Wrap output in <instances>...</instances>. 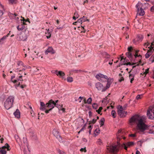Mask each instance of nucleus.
Returning <instances> with one entry per match:
<instances>
[{
  "label": "nucleus",
  "mask_w": 154,
  "mask_h": 154,
  "mask_svg": "<svg viewBox=\"0 0 154 154\" xmlns=\"http://www.w3.org/2000/svg\"><path fill=\"white\" fill-rule=\"evenodd\" d=\"M149 61H151L152 63L153 62H154V57H153V56H151L149 58Z\"/></svg>",
  "instance_id": "48"
},
{
  "label": "nucleus",
  "mask_w": 154,
  "mask_h": 154,
  "mask_svg": "<svg viewBox=\"0 0 154 154\" xmlns=\"http://www.w3.org/2000/svg\"><path fill=\"white\" fill-rule=\"evenodd\" d=\"M148 133H149V134H154V131L153 130H150L149 132H148Z\"/></svg>",
  "instance_id": "54"
},
{
  "label": "nucleus",
  "mask_w": 154,
  "mask_h": 154,
  "mask_svg": "<svg viewBox=\"0 0 154 154\" xmlns=\"http://www.w3.org/2000/svg\"><path fill=\"white\" fill-rule=\"evenodd\" d=\"M45 113H48L49 112V111H51V110H50V109H49L48 110V109H45Z\"/></svg>",
  "instance_id": "60"
},
{
  "label": "nucleus",
  "mask_w": 154,
  "mask_h": 154,
  "mask_svg": "<svg viewBox=\"0 0 154 154\" xmlns=\"http://www.w3.org/2000/svg\"><path fill=\"white\" fill-rule=\"evenodd\" d=\"M138 12L139 13V15L141 16H143L145 13L143 10L141 8H140V11Z\"/></svg>",
  "instance_id": "28"
},
{
  "label": "nucleus",
  "mask_w": 154,
  "mask_h": 154,
  "mask_svg": "<svg viewBox=\"0 0 154 154\" xmlns=\"http://www.w3.org/2000/svg\"><path fill=\"white\" fill-rule=\"evenodd\" d=\"M8 15L10 18L12 19H14L15 17L17 16V14L16 13L12 14L10 12L9 13Z\"/></svg>",
  "instance_id": "22"
},
{
  "label": "nucleus",
  "mask_w": 154,
  "mask_h": 154,
  "mask_svg": "<svg viewBox=\"0 0 154 154\" xmlns=\"http://www.w3.org/2000/svg\"><path fill=\"white\" fill-rule=\"evenodd\" d=\"M97 121V119H93L92 121H89V125H90L91 123L94 124Z\"/></svg>",
  "instance_id": "35"
},
{
  "label": "nucleus",
  "mask_w": 154,
  "mask_h": 154,
  "mask_svg": "<svg viewBox=\"0 0 154 154\" xmlns=\"http://www.w3.org/2000/svg\"><path fill=\"white\" fill-rule=\"evenodd\" d=\"M48 53H50L53 54L55 53V52L51 47H49L48 49L45 51V54H47Z\"/></svg>",
  "instance_id": "14"
},
{
  "label": "nucleus",
  "mask_w": 154,
  "mask_h": 154,
  "mask_svg": "<svg viewBox=\"0 0 154 154\" xmlns=\"http://www.w3.org/2000/svg\"><path fill=\"white\" fill-rule=\"evenodd\" d=\"M89 116V117H91L92 116V113L91 111H89L88 112Z\"/></svg>",
  "instance_id": "63"
},
{
  "label": "nucleus",
  "mask_w": 154,
  "mask_h": 154,
  "mask_svg": "<svg viewBox=\"0 0 154 154\" xmlns=\"http://www.w3.org/2000/svg\"><path fill=\"white\" fill-rule=\"evenodd\" d=\"M9 1L12 4L14 3L16 0H9Z\"/></svg>",
  "instance_id": "62"
},
{
  "label": "nucleus",
  "mask_w": 154,
  "mask_h": 154,
  "mask_svg": "<svg viewBox=\"0 0 154 154\" xmlns=\"http://www.w3.org/2000/svg\"><path fill=\"white\" fill-rule=\"evenodd\" d=\"M104 122L105 119L104 118H102L100 119L99 122L100 127L104 125Z\"/></svg>",
  "instance_id": "29"
},
{
  "label": "nucleus",
  "mask_w": 154,
  "mask_h": 154,
  "mask_svg": "<svg viewBox=\"0 0 154 154\" xmlns=\"http://www.w3.org/2000/svg\"><path fill=\"white\" fill-rule=\"evenodd\" d=\"M136 8L137 9V12H139L140 11V7H139V5L137 4L136 5Z\"/></svg>",
  "instance_id": "50"
},
{
  "label": "nucleus",
  "mask_w": 154,
  "mask_h": 154,
  "mask_svg": "<svg viewBox=\"0 0 154 154\" xmlns=\"http://www.w3.org/2000/svg\"><path fill=\"white\" fill-rule=\"evenodd\" d=\"M150 110L149 109L147 112V115L149 118L150 119H152L154 118V116L150 113Z\"/></svg>",
  "instance_id": "20"
},
{
  "label": "nucleus",
  "mask_w": 154,
  "mask_h": 154,
  "mask_svg": "<svg viewBox=\"0 0 154 154\" xmlns=\"http://www.w3.org/2000/svg\"><path fill=\"white\" fill-rule=\"evenodd\" d=\"M27 38V35L25 32L21 33L19 37L17 38V39L18 41H25L26 40Z\"/></svg>",
  "instance_id": "7"
},
{
  "label": "nucleus",
  "mask_w": 154,
  "mask_h": 154,
  "mask_svg": "<svg viewBox=\"0 0 154 154\" xmlns=\"http://www.w3.org/2000/svg\"><path fill=\"white\" fill-rule=\"evenodd\" d=\"M7 152L6 150L3 149H1L0 150V154H6Z\"/></svg>",
  "instance_id": "39"
},
{
  "label": "nucleus",
  "mask_w": 154,
  "mask_h": 154,
  "mask_svg": "<svg viewBox=\"0 0 154 154\" xmlns=\"http://www.w3.org/2000/svg\"><path fill=\"white\" fill-rule=\"evenodd\" d=\"M53 133L54 136L56 137L58 140L60 142H62V137L60 136L59 131L56 129H54L53 131Z\"/></svg>",
  "instance_id": "6"
},
{
  "label": "nucleus",
  "mask_w": 154,
  "mask_h": 154,
  "mask_svg": "<svg viewBox=\"0 0 154 154\" xmlns=\"http://www.w3.org/2000/svg\"><path fill=\"white\" fill-rule=\"evenodd\" d=\"M93 125H90L88 127V128L89 129H91L93 128Z\"/></svg>",
  "instance_id": "61"
},
{
  "label": "nucleus",
  "mask_w": 154,
  "mask_h": 154,
  "mask_svg": "<svg viewBox=\"0 0 154 154\" xmlns=\"http://www.w3.org/2000/svg\"><path fill=\"white\" fill-rule=\"evenodd\" d=\"M17 142H19L20 141V140L18 136L17 135H15L14 136Z\"/></svg>",
  "instance_id": "37"
},
{
  "label": "nucleus",
  "mask_w": 154,
  "mask_h": 154,
  "mask_svg": "<svg viewBox=\"0 0 154 154\" xmlns=\"http://www.w3.org/2000/svg\"><path fill=\"white\" fill-rule=\"evenodd\" d=\"M92 106L93 109H96L97 108L98 105L96 103H94L92 104Z\"/></svg>",
  "instance_id": "33"
},
{
  "label": "nucleus",
  "mask_w": 154,
  "mask_h": 154,
  "mask_svg": "<svg viewBox=\"0 0 154 154\" xmlns=\"http://www.w3.org/2000/svg\"><path fill=\"white\" fill-rule=\"evenodd\" d=\"M47 109L49 108L50 110H51L54 107V102L51 99L47 103Z\"/></svg>",
  "instance_id": "8"
},
{
  "label": "nucleus",
  "mask_w": 154,
  "mask_h": 154,
  "mask_svg": "<svg viewBox=\"0 0 154 154\" xmlns=\"http://www.w3.org/2000/svg\"><path fill=\"white\" fill-rule=\"evenodd\" d=\"M129 123L131 124H137V129L140 131L143 132L147 128L142 118L139 115H136L133 116L129 119Z\"/></svg>",
  "instance_id": "1"
},
{
  "label": "nucleus",
  "mask_w": 154,
  "mask_h": 154,
  "mask_svg": "<svg viewBox=\"0 0 154 154\" xmlns=\"http://www.w3.org/2000/svg\"><path fill=\"white\" fill-rule=\"evenodd\" d=\"M136 63H131L130 62H129L128 63H125L124 64L126 65H130V66H132L133 65L136 64Z\"/></svg>",
  "instance_id": "34"
},
{
  "label": "nucleus",
  "mask_w": 154,
  "mask_h": 154,
  "mask_svg": "<svg viewBox=\"0 0 154 154\" xmlns=\"http://www.w3.org/2000/svg\"><path fill=\"white\" fill-rule=\"evenodd\" d=\"M25 24L23 23H21V24H20L17 26V29L19 31H22L23 29H25V27L24 25Z\"/></svg>",
  "instance_id": "17"
},
{
  "label": "nucleus",
  "mask_w": 154,
  "mask_h": 154,
  "mask_svg": "<svg viewBox=\"0 0 154 154\" xmlns=\"http://www.w3.org/2000/svg\"><path fill=\"white\" fill-rule=\"evenodd\" d=\"M103 79H104L105 80V81H106V80L108 79V77L106 75H104Z\"/></svg>",
  "instance_id": "52"
},
{
  "label": "nucleus",
  "mask_w": 154,
  "mask_h": 154,
  "mask_svg": "<svg viewBox=\"0 0 154 154\" xmlns=\"http://www.w3.org/2000/svg\"><path fill=\"white\" fill-rule=\"evenodd\" d=\"M52 73L56 74L57 75L58 71L57 70H53L52 71Z\"/></svg>",
  "instance_id": "56"
},
{
  "label": "nucleus",
  "mask_w": 154,
  "mask_h": 154,
  "mask_svg": "<svg viewBox=\"0 0 154 154\" xmlns=\"http://www.w3.org/2000/svg\"><path fill=\"white\" fill-rule=\"evenodd\" d=\"M70 71L71 72L75 73H78L82 72L83 71L81 70H77V69H72Z\"/></svg>",
  "instance_id": "27"
},
{
  "label": "nucleus",
  "mask_w": 154,
  "mask_h": 154,
  "mask_svg": "<svg viewBox=\"0 0 154 154\" xmlns=\"http://www.w3.org/2000/svg\"><path fill=\"white\" fill-rule=\"evenodd\" d=\"M150 11L152 12H154V6H152L150 8Z\"/></svg>",
  "instance_id": "55"
},
{
  "label": "nucleus",
  "mask_w": 154,
  "mask_h": 154,
  "mask_svg": "<svg viewBox=\"0 0 154 154\" xmlns=\"http://www.w3.org/2000/svg\"><path fill=\"white\" fill-rule=\"evenodd\" d=\"M80 150L81 152H83V151L85 152H87V150H86V147H85L84 148H81Z\"/></svg>",
  "instance_id": "49"
},
{
  "label": "nucleus",
  "mask_w": 154,
  "mask_h": 154,
  "mask_svg": "<svg viewBox=\"0 0 154 154\" xmlns=\"http://www.w3.org/2000/svg\"><path fill=\"white\" fill-rule=\"evenodd\" d=\"M23 143L24 144H25V145H26L27 149L28 150V151H27V149L26 148H24V149L23 150V152L24 153V154H29L30 153V150L29 149V148L28 146V145L27 144V140L26 139V138L23 137Z\"/></svg>",
  "instance_id": "11"
},
{
  "label": "nucleus",
  "mask_w": 154,
  "mask_h": 154,
  "mask_svg": "<svg viewBox=\"0 0 154 154\" xmlns=\"http://www.w3.org/2000/svg\"><path fill=\"white\" fill-rule=\"evenodd\" d=\"M19 76L16 78V79L14 80H12V82L16 84L15 85L16 88L18 87L19 86L20 84L22 83V81H23L22 79V75H21V73H19Z\"/></svg>",
  "instance_id": "4"
},
{
  "label": "nucleus",
  "mask_w": 154,
  "mask_h": 154,
  "mask_svg": "<svg viewBox=\"0 0 154 154\" xmlns=\"http://www.w3.org/2000/svg\"><path fill=\"white\" fill-rule=\"evenodd\" d=\"M142 96H143L142 94H141V95L138 94L137 96V97H136V99L137 100H139V99H140Z\"/></svg>",
  "instance_id": "43"
},
{
  "label": "nucleus",
  "mask_w": 154,
  "mask_h": 154,
  "mask_svg": "<svg viewBox=\"0 0 154 154\" xmlns=\"http://www.w3.org/2000/svg\"><path fill=\"white\" fill-rule=\"evenodd\" d=\"M14 115L17 118H20V113L19 110L18 109H17L16 111L14 113Z\"/></svg>",
  "instance_id": "19"
},
{
  "label": "nucleus",
  "mask_w": 154,
  "mask_h": 154,
  "mask_svg": "<svg viewBox=\"0 0 154 154\" xmlns=\"http://www.w3.org/2000/svg\"><path fill=\"white\" fill-rule=\"evenodd\" d=\"M149 44H150L148 42H147V43H144V46L146 45L147 46H149V47H148V48L149 49V50H150V51H152L151 50H152V51L153 50V51L154 50V49H153V45H154L153 43H152L151 45H149Z\"/></svg>",
  "instance_id": "18"
},
{
  "label": "nucleus",
  "mask_w": 154,
  "mask_h": 154,
  "mask_svg": "<svg viewBox=\"0 0 154 154\" xmlns=\"http://www.w3.org/2000/svg\"><path fill=\"white\" fill-rule=\"evenodd\" d=\"M65 74L64 73L61 71H58L57 75L59 76L60 78H62L63 79H64L65 80Z\"/></svg>",
  "instance_id": "15"
},
{
  "label": "nucleus",
  "mask_w": 154,
  "mask_h": 154,
  "mask_svg": "<svg viewBox=\"0 0 154 154\" xmlns=\"http://www.w3.org/2000/svg\"><path fill=\"white\" fill-rule=\"evenodd\" d=\"M124 79L123 77H122L121 79L119 80V81L120 82H121L122 81L124 80Z\"/></svg>",
  "instance_id": "64"
},
{
  "label": "nucleus",
  "mask_w": 154,
  "mask_h": 154,
  "mask_svg": "<svg viewBox=\"0 0 154 154\" xmlns=\"http://www.w3.org/2000/svg\"><path fill=\"white\" fill-rule=\"evenodd\" d=\"M129 137H134L136 136L135 134H131L129 135Z\"/></svg>",
  "instance_id": "51"
},
{
  "label": "nucleus",
  "mask_w": 154,
  "mask_h": 154,
  "mask_svg": "<svg viewBox=\"0 0 154 154\" xmlns=\"http://www.w3.org/2000/svg\"><path fill=\"white\" fill-rule=\"evenodd\" d=\"M104 75L101 73H99L96 75L95 77L98 79H103Z\"/></svg>",
  "instance_id": "26"
},
{
  "label": "nucleus",
  "mask_w": 154,
  "mask_h": 154,
  "mask_svg": "<svg viewBox=\"0 0 154 154\" xmlns=\"http://www.w3.org/2000/svg\"><path fill=\"white\" fill-rule=\"evenodd\" d=\"M151 51H150L149 50L148 51L147 53L145 55V58H148L149 57L150 55L152 54V53L153 52V50L152 51L151 50Z\"/></svg>",
  "instance_id": "25"
},
{
  "label": "nucleus",
  "mask_w": 154,
  "mask_h": 154,
  "mask_svg": "<svg viewBox=\"0 0 154 154\" xmlns=\"http://www.w3.org/2000/svg\"><path fill=\"white\" fill-rule=\"evenodd\" d=\"M99 55L100 57H103L106 58H110V55L104 51L100 52Z\"/></svg>",
  "instance_id": "12"
},
{
  "label": "nucleus",
  "mask_w": 154,
  "mask_h": 154,
  "mask_svg": "<svg viewBox=\"0 0 154 154\" xmlns=\"http://www.w3.org/2000/svg\"><path fill=\"white\" fill-rule=\"evenodd\" d=\"M102 109L103 108L102 107H100L98 110H96V112H97L98 114H100Z\"/></svg>",
  "instance_id": "42"
},
{
  "label": "nucleus",
  "mask_w": 154,
  "mask_h": 154,
  "mask_svg": "<svg viewBox=\"0 0 154 154\" xmlns=\"http://www.w3.org/2000/svg\"><path fill=\"white\" fill-rule=\"evenodd\" d=\"M8 146H3L2 147V149L4 150L6 149H7L8 150Z\"/></svg>",
  "instance_id": "59"
},
{
  "label": "nucleus",
  "mask_w": 154,
  "mask_h": 154,
  "mask_svg": "<svg viewBox=\"0 0 154 154\" xmlns=\"http://www.w3.org/2000/svg\"><path fill=\"white\" fill-rule=\"evenodd\" d=\"M57 152L60 154H63L64 152L60 150L59 149H57Z\"/></svg>",
  "instance_id": "46"
},
{
  "label": "nucleus",
  "mask_w": 154,
  "mask_h": 154,
  "mask_svg": "<svg viewBox=\"0 0 154 154\" xmlns=\"http://www.w3.org/2000/svg\"><path fill=\"white\" fill-rule=\"evenodd\" d=\"M127 146V144L126 145L124 143L123 145L121 146L120 143L117 142V144H114L109 146L107 148V149L112 153L116 152L119 151V149L122 146L124 147L125 150H127L128 147Z\"/></svg>",
  "instance_id": "2"
},
{
  "label": "nucleus",
  "mask_w": 154,
  "mask_h": 154,
  "mask_svg": "<svg viewBox=\"0 0 154 154\" xmlns=\"http://www.w3.org/2000/svg\"><path fill=\"white\" fill-rule=\"evenodd\" d=\"M111 115L113 118H115L116 117V113L114 110H112L111 112Z\"/></svg>",
  "instance_id": "32"
},
{
  "label": "nucleus",
  "mask_w": 154,
  "mask_h": 154,
  "mask_svg": "<svg viewBox=\"0 0 154 154\" xmlns=\"http://www.w3.org/2000/svg\"><path fill=\"white\" fill-rule=\"evenodd\" d=\"M85 20H83V18H81L77 20V23H80L82 22H85Z\"/></svg>",
  "instance_id": "38"
},
{
  "label": "nucleus",
  "mask_w": 154,
  "mask_h": 154,
  "mask_svg": "<svg viewBox=\"0 0 154 154\" xmlns=\"http://www.w3.org/2000/svg\"><path fill=\"white\" fill-rule=\"evenodd\" d=\"M132 49V48L131 46L128 47V52L126 53V55L127 57L129 58L131 62L133 61L134 62H135V60H133V56L131 53Z\"/></svg>",
  "instance_id": "5"
},
{
  "label": "nucleus",
  "mask_w": 154,
  "mask_h": 154,
  "mask_svg": "<svg viewBox=\"0 0 154 154\" xmlns=\"http://www.w3.org/2000/svg\"><path fill=\"white\" fill-rule=\"evenodd\" d=\"M97 143L99 145H103V142L100 139H99L97 141Z\"/></svg>",
  "instance_id": "44"
},
{
  "label": "nucleus",
  "mask_w": 154,
  "mask_h": 154,
  "mask_svg": "<svg viewBox=\"0 0 154 154\" xmlns=\"http://www.w3.org/2000/svg\"><path fill=\"white\" fill-rule=\"evenodd\" d=\"M134 142H128L127 144V145L129 147L130 146H133L134 144Z\"/></svg>",
  "instance_id": "36"
},
{
  "label": "nucleus",
  "mask_w": 154,
  "mask_h": 154,
  "mask_svg": "<svg viewBox=\"0 0 154 154\" xmlns=\"http://www.w3.org/2000/svg\"><path fill=\"white\" fill-rule=\"evenodd\" d=\"M3 14V12L2 10H0V17H1Z\"/></svg>",
  "instance_id": "57"
},
{
  "label": "nucleus",
  "mask_w": 154,
  "mask_h": 154,
  "mask_svg": "<svg viewBox=\"0 0 154 154\" xmlns=\"http://www.w3.org/2000/svg\"><path fill=\"white\" fill-rule=\"evenodd\" d=\"M126 60V58H124V57H121V63H122V62H123L124 63H125V60Z\"/></svg>",
  "instance_id": "41"
},
{
  "label": "nucleus",
  "mask_w": 154,
  "mask_h": 154,
  "mask_svg": "<svg viewBox=\"0 0 154 154\" xmlns=\"http://www.w3.org/2000/svg\"><path fill=\"white\" fill-rule=\"evenodd\" d=\"M40 109L41 110H44L45 109H47V103L46 104H45L43 102H40Z\"/></svg>",
  "instance_id": "16"
},
{
  "label": "nucleus",
  "mask_w": 154,
  "mask_h": 154,
  "mask_svg": "<svg viewBox=\"0 0 154 154\" xmlns=\"http://www.w3.org/2000/svg\"><path fill=\"white\" fill-rule=\"evenodd\" d=\"M14 100V97L12 96L9 97L6 99L4 103V106L6 109L8 110L11 108Z\"/></svg>",
  "instance_id": "3"
},
{
  "label": "nucleus",
  "mask_w": 154,
  "mask_h": 154,
  "mask_svg": "<svg viewBox=\"0 0 154 154\" xmlns=\"http://www.w3.org/2000/svg\"><path fill=\"white\" fill-rule=\"evenodd\" d=\"M106 81H107V82L106 86L102 90V92H104L105 91L106 89L110 87V85L113 82V79L111 78H108Z\"/></svg>",
  "instance_id": "9"
},
{
  "label": "nucleus",
  "mask_w": 154,
  "mask_h": 154,
  "mask_svg": "<svg viewBox=\"0 0 154 154\" xmlns=\"http://www.w3.org/2000/svg\"><path fill=\"white\" fill-rule=\"evenodd\" d=\"M65 109L64 108H63V107H60V110H62L63 112H65Z\"/></svg>",
  "instance_id": "58"
},
{
  "label": "nucleus",
  "mask_w": 154,
  "mask_h": 154,
  "mask_svg": "<svg viewBox=\"0 0 154 154\" xmlns=\"http://www.w3.org/2000/svg\"><path fill=\"white\" fill-rule=\"evenodd\" d=\"M129 73V78L131 79L130 80V82L131 83H132L133 81L134 80V77L135 76V75L134 74H131Z\"/></svg>",
  "instance_id": "24"
},
{
  "label": "nucleus",
  "mask_w": 154,
  "mask_h": 154,
  "mask_svg": "<svg viewBox=\"0 0 154 154\" xmlns=\"http://www.w3.org/2000/svg\"><path fill=\"white\" fill-rule=\"evenodd\" d=\"M23 24H25V21H28L29 22V23H30V22L29 21V18H27L26 20L25 19L23 18Z\"/></svg>",
  "instance_id": "47"
},
{
  "label": "nucleus",
  "mask_w": 154,
  "mask_h": 154,
  "mask_svg": "<svg viewBox=\"0 0 154 154\" xmlns=\"http://www.w3.org/2000/svg\"><path fill=\"white\" fill-rule=\"evenodd\" d=\"M8 37L7 35H4L2 38L0 39V44H2L5 42V40Z\"/></svg>",
  "instance_id": "21"
},
{
  "label": "nucleus",
  "mask_w": 154,
  "mask_h": 154,
  "mask_svg": "<svg viewBox=\"0 0 154 154\" xmlns=\"http://www.w3.org/2000/svg\"><path fill=\"white\" fill-rule=\"evenodd\" d=\"M123 112H125V111H123L122 109H119L118 112V114L120 115V117H123L125 116V115H123Z\"/></svg>",
  "instance_id": "23"
},
{
  "label": "nucleus",
  "mask_w": 154,
  "mask_h": 154,
  "mask_svg": "<svg viewBox=\"0 0 154 154\" xmlns=\"http://www.w3.org/2000/svg\"><path fill=\"white\" fill-rule=\"evenodd\" d=\"M54 106H55V107H57L59 111H60V107H62V106H61L60 105H58V104H57L55 103H54Z\"/></svg>",
  "instance_id": "40"
},
{
  "label": "nucleus",
  "mask_w": 154,
  "mask_h": 154,
  "mask_svg": "<svg viewBox=\"0 0 154 154\" xmlns=\"http://www.w3.org/2000/svg\"><path fill=\"white\" fill-rule=\"evenodd\" d=\"M95 85L96 88L99 91L101 90L102 91L104 88L103 87V85L100 82L96 83Z\"/></svg>",
  "instance_id": "13"
},
{
  "label": "nucleus",
  "mask_w": 154,
  "mask_h": 154,
  "mask_svg": "<svg viewBox=\"0 0 154 154\" xmlns=\"http://www.w3.org/2000/svg\"><path fill=\"white\" fill-rule=\"evenodd\" d=\"M143 38V35H138L137 37L133 40V43L134 44H136L137 42L142 41Z\"/></svg>",
  "instance_id": "10"
},
{
  "label": "nucleus",
  "mask_w": 154,
  "mask_h": 154,
  "mask_svg": "<svg viewBox=\"0 0 154 154\" xmlns=\"http://www.w3.org/2000/svg\"><path fill=\"white\" fill-rule=\"evenodd\" d=\"M17 64L18 66L22 65L23 67H25V66H24L23 63L21 61H19L18 63Z\"/></svg>",
  "instance_id": "45"
},
{
  "label": "nucleus",
  "mask_w": 154,
  "mask_h": 154,
  "mask_svg": "<svg viewBox=\"0 0 154 154\" xmlns=\"http://www.w3.org/2000/svg\"><path fill=\"white\" fill-rule=\"evenodd\" d=\"M149 71V69L148 68L144 72V73L146 75L148 73Z\"/></svg>",
  "instance_id": "53"
},
{
  "label": "nucleus",
  "mask_w": 154,
  "mask_h": 154,
  "mask_svg": "<svg viewBox=\"0 0 154 154\" xmlns=\"http://www.w3.org/2000/svg\"><path fill=\"white\" fill-rule=\"evenodd\" d=\"M67 81L68 82H71L73 81V78L72 77H68L66 79Z\"/></svg>",
  "instance_id": "31"
},
{
  "label": "nucleus",
  "mask_w": 154,
  "mask_h": 154,
  "mask_svg": "<svg viewBox=\"0 0 154 154\" xmlns=\"http://www.w3.org/2000/svg\"><path fill=\"white\" fill-rule=\"evenodd\" d=\"M92 100L91 98L89 97L88 99L87 102H86L85 100V103H87L88 104H90L91 103Z\"/></svg>",
  "instance_id": "30"
}]
</instances>
